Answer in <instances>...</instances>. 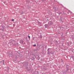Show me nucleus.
Wrapping results in <instances>:
<instances>
[{"label":"nucleus","instance_id":"nucleus-1","mask_svg":"<svg viewBox=\"0 0 74 74\" xmlns=\"http://www.w3.org/2000/svg\"><path fill=\"white\" fill-rule=\"evenodd\" d=\"M48 24L49 25H53V23L51 21H50L48 22Z\"/></svg>","mask_w":74,"mask_h":74},{"label":"nucleus","instance_id":"nucleus-2","mask_svg":"<svg viewBox=\"0 0 74 74\" xmlns=\"http://www.w3.org/2000/svg\"><path fill=\"white\" fill-rule=\"evenodd\" d=\"M45 28H48L49 27V25H48L47 24H46L45 25Z\"/></svg>","mask_w":74,"mask_h":74},{"label":"nucleus","instance_id":"nucleus-3","mask_svg":"<svg viewBox=\"0 0 74 74\" xmlns=\"http://www.w3.org/2000/svg\"><path fill=\"white\" fill-rule=\"evenodd\" d=\"M2 27L3 29H5V27L4 25H2Z\"/></svg>","mask_w":74,"mask_h":74},{"label":"nucleus","instance_id":"nucleus-4","mask_svg":"<svg viewBox=\"0 0 74 74\" xmlns=\"http://www.w3.org/2000/svg\"><path fill=\"white\" fill-rule=\"evenodd\" d=\"M37 60H40V57L39 56H38L37 57Z\"/></svg>","mask_w":74,"mask_h":74},{"label":"nucleus","instance_id":"nucleus-5","mask_svg":"<svg viewBox=\"0 0 74 74\" xmlns=\"http://www.w3.org/2000/svg\"><path fill=\"white\" fill-rule=\"evenodd\" d=\"M69 69L67 68L66 71H65V73H66V72H67V71H69Z\"/></svg>","mask_w":74,"mask_h":74},{"label":"nucleus","instance_id":"nucleus-6","mask_svg":"<svg viewBox=\"0 0 74 74\" xmlns=\"http://www.w3.org/2000/svg\"><path fill=\"white\" fill-rule=\"evenodd\" d=\"M2 38H3V39H4V35H2Z\"/></svg>","mask_w":74,"mask_h":74},{"label":"nucleus","instance_id":"nucleus-7","mask_svg":"<svg viewBox=\"0 0 74 74\" xmlns=\"http://www.w3.org/2000/svg\"><path fill=\"white\" fill-rule=\"evenodd\" d=\"M22 12H21V14H23V11H21Z\"/></svg>","mask_w":74,"mask_h":74},{"label":"nucleus","instance_id":"nucleus-8","mask_svg":"<svg viewBox=\"0 0 74 74\" xmlns=\"http://www.w3.org/2000/svg\"><path fill=\"white\" fill-rule=\"evenodd\" d=\"M66 45H69V42H67V43H66Z\"/></svg>","mask_w":74,"mask_h":74},{"label":"nucleus","instance_id":"nucleus-9","mask_svg":"<svg viewBox=\"0 0 74 74\" xmlns=\"http://www.w3.org/2000/svg\"><path fill=\"white\" fill-rule=\"evenodd\" d=\"M71 58H73V59H74V56H72Z\"/></svg>","mask_w":74,"mask_h":74},{"label":"nucleus","instance_id":"nucleus-10","mask_svg":"<svg viewBox=\"0 0 74 74\" xmlns=\"http://www.w3.org/2000/svg\"><path fill=\"white\" fill-rule=\"evenodd\" d=\"M28 37L29 38V39H30V36H28Z\"/></svg>","mask_w":74,"mask_h":74},{"label":"nucleus","instance_id":"nucleus-11","mask_svg":"<svg viewBox=\"0 0 74 74\" xmlns=\"http://www.w3.org/2000/svg\"><path fill=\"white\" fill-rule=\"evenodd\" d=\"M40 38H42V36H41V35L40 36Z\"/></svg>","mask_w":74,"mask_h":74},{"label":"nucleus","instance_id":"nucleus-12","mask_svg":"<svg viewBox=\"0 0 74 74\" xmlns=\"http://www.w3.org/2000/svg\"><path fill=\"white\" fill-rule=\"evenodd\" d=\"M61 60L62 62H63V59H61Z\"/></svg>","mask_w":74,"mask_h":74},{"label":"nucleus","instance_id":"nucleus-13","mask_svg":"<svg viewBox=\"0 0 74 74\" xmlns=\"http://www.w3.org/2000/svg\"><path fill=\"white\" fill-rule=\"evenodd\" d=\"M32 59H34L35 58H34V57H32Z\"/></svg>","mask_w":74,"mask_h":74},{"label":"nucleus","instance_id":"nucleus-14","mask_svg":"<svg viewBox=\"0 0 74 74\" xmlns=\"http://www.w3.org/2000/svg\"><path fill=\"white\" fill-rule=\"evenodd\" d=\"M12 41H13L14 42H15V41L14 40H13Z\"/></svg>","mask_w":74,"mask_h":74},{"label":"nucleus","instance_id":"nucleus-15","mask_svg":"<svg viewBox=\"0 0 74 74\" xmlns=\"http://www.w3.org/2000/svg\"><path fill=\"white\" fill-rule=\"evenodd\" d=\"M33 46H34V47H35V46H36V44L34 45H33Z\"/></svg>","mask_w":74,"mask_h":74},{"label":"nucleus","instance_id":"nucleus-16","mask_svg":"<svg viewBox=\"0 0 74 74\" xmlns=\"http://www.w3.org/2000/svg\"><path fill=\"white\" fill-rule=\"evenodd\" d=\"M14 21V19H12V21Z\"/></svg>","mask_w":74,"mask_h":74},{"label":"nucleus","instance_id":"nucleus-17","mask_svg":"<svg viewBox=\"0 0 74 74\" xmlns=\"http://www.w3.org/2000/svg\"><path fill=\"white\" fill-rule=\"evenodd\" d=\"M21 42H22V43H23V41L21 40Z\"/></svg>","mask_w":74,"mask_h":74},{"label":"nucleus","instance_id":"nucleus-18","mask_svg":"<svg viewBox=\"0 0 74 74\" xmlns=\"http://www.w3.org/2000/svg\"><path fill=\"white\" fill-rule=\"evenodd\" d=\"M3 64H4V62H3Z\"/></svg>","mask_w":74,"mask_h":74},{"label":"nucleus","instance_id":"nucleus-19","mask_svg":"<svg viewBox=\"0 0 74 74\" xmlns=\"http://www.w3.org/2000/svg\"><path fill=\"white\" fill-rule=\"evenodd\" d=\"M73 37H74L73 38V39H74V35L73 36Z\"/></svg>","mask_w":74,"mask_h":74},{"label":"nucleus","instance_id":"nucleus-20","mask_svg":"<svg viewBox=\"0 0 74 74\" xmlns=\"http://www.w3.org/2000/svg\"><path fill=\"white\" fill-rule=\"evenodd\" d=\"M49 49V48L48 49H47V51H48V50Z\"/></svg>","mask_w":74,"mask_h":74},{"label":"nucleus","instance_id":"nucleus-21","mask_svg":"<svg viewBox=\"0 0 74 74\" xmlns=\"http://www.w3.org/2000/svg\"><path fill=\"white\" fill-rule=\"evenodd\" d=\"M2 61H3V62H4V60H2Z\"/></svg>","mask_w":74,"mask_h":74},{"label":"nucleus","instance_id":"nucleus-22","mask_svg":"<svg viewBox=\"0 0 74 74\" xmlns=\"http://www.w3.org/2000/svg\"><path fill=\"white\" fill-rule=\"evenodd\" d=\"M12 44L13 45H14V44H13V43H12Z\"/></svg>","mask_w":74,"mask_h":74},{"label":"nucleus","instance_id":"nucleus-23","mask_svg":"<svg viewBox=\"0 0 74 74\" xmlns=\"http://www.w3.org/2000/svg\"><path fill=\"white\" fill-rule=\"evenodd\" d=\"M47 20L48 21H49V20L48 19H47Z\"/></svg>","mask_w":74,"mask_h":74},{"label":"nucleus","instance_id":"nucleus-24","mask_svg":"<svg viewBox=\"0 0 74 74\" xmlns=\"http://www.w3.org/2000/svg\"><path fill=\"white\" fill-rule=\"evenodd\" d=\"M62 45H63V43H62Z\"/></svg>","mask_w":74,"mask_h":74}]
</instances>
